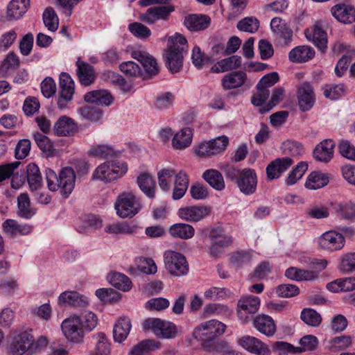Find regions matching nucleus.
<instances>
[{"instance_id":"obj_1","label":"nucleus","mask_w":355,"mask_h":355,"mask_svg":"<svg viewBox=\"0 0 355 355\" xmlns=\"http://www.w3.org/2000/svg\"><path fill=\"white\" fill-rule=\"evenodd\" d=\"M225 324L216 320H211L198 325L193 331V336L201 343L205 350L222 351L227 347V343L219 340L218 338L225 333Z\"/></svg>"},{"instance_id":"obj_2","label":"nucleus","mask_w":355,"mask_h":355,"mask_svg":"<svg viewBox=\"0 0 355 355\" xmlns=\"http://www.w3.org/2000/svg\"><path fill=\"white\" fill-rule=\"evenodd\" d=\"M157 177L159 186L164 191L170 189L171 180L175 177L173 198L179 200L184 196L189 187V180L184 171L181 170L176 173L172 168H163L158 172Z\"/></svg>"},{"instance_id":"obj_3","label":"nucleus","mask_w":355,"mask_h":355,"mask_svg":"<svg viewBox=\"0 0 355 355\" xmlns=\"http://www.w3.org/2000/svg\"><path fill=\"white\" fill-rule=\"evenodd\" d=\"M187 51V42L180 34H175L168 41L164 57L166 64L171 73L179 72L182 68L184 54Z\"/></svg>"},{"instance_id":"obj_4","label":"nucleus","mask_w":355,"mask_h":355,"mask_svg":"<svg viewBox=\"0 0 355 355\" xmlns=\"http://www.w3.org/2000/svg\"><path fill=\"white\" fill-rule=\"evenodd\" d=\"M46 180L48 188L51 191L60 189L61 195L67 198L73 190L76 182L74 171L71 167L64 168L58 177L51 168L46 170Z\"/></svg>"},{"instance_id":"obj_5","label":"nucleus","mask_w":355,"mask_h":355,"mask_svg":"<svg viewBox=\"0 0 355 355\" xmlns=\"http://www.w3.org/2000/svg\"><path fill=\"white\" fill-rule=\"evenodd\" d=\"M142 207L140 197L137 196L132 191L120 193L114 204L117 215L123 218L133 217L142 209Z\"/></svg>"},{"instance_id":"obj_6","label":"nucleus","mask_w":355,"mask_h":355,"mask_svg":"<svg viewBox=\"0 0 355 355\" xmlns=\"http://www.w3.org/2000/svg\"><path fill=\"white\" fill-rule=\"evenodd\" d=\"M128 166L120 161H108L100 164L92 174V180H101L105 183L110 182L127 172Z\"/></svg>"},{"instance_id":"obj_7","label":"nucleus","mask_w":355,"mask_h":355,"mask_svg":"<svg viewBox=\"0 0 355 355\" xmlns=\"http://www.w3.org/2000/svg\"><path fill=\"white\" fill-rule=\"evenodd\" d=\"M164 257L166 268L171 275L180 277L188 273L189 264L182 254L169 250Z\"/></svg>"},{"instance_id":"obj_8","label":"nucleus","mask_w":355,"mask_h":355,"mask_svg":"<svg viewBox=\"0 0 355 355\" xmlns=\"http://www.w3.org/2000/svg\"><path fill=\"white\" fill-rule=\"evenodd\" d=\"M142 325L144 330H152L158 338H172L176 336L175 325L159 318H148Z\"/></svg>"},{"instance_id":"obj_9","label":"nucleus","mask_w":355,"mask_h":355,"mask_svg":"<svg viewBox=\"0 0 355 355\" xmlns=\"http://www.w3.org/2000/svg\"><path fill=\"white\" fill-rule=\"evenodd\" d=\"M61 327L64 335L71 342L79 343L83 340L85 331L78 315H73L65 319Z\"/></svg>"},{"instance_id":"obj_10","label":"nucleus","mask_w":355,"mask_h":355,"mask_svg":"<svg viewBox=\"0 0 355 355\" xmlns=\"http://www.w3.org/2000/svg\"><path fill=\"white\" fill-rule=\"evenodd\" d=\"M74 90V82L71 76L67 73H61L59 83V96L57 103L60 109L67 107L68 103L72 100Z\"/></svg>"},{"instance_id":"obj_11","label":"nucleus","mask_w":355,"mask_h":355,"mask_svg":"<svg viewBox=\"0 0 355 355\" xmlns=\"http://www.w3.org/2000/svg\"><path fill=\"white\" fill-rule=\"evenodd\" d=\"M260 300L256 296H247L242 297L238 302L237 315L242 322L245 323L250 321L259 307Z\"/></svg>"},{"instance_id":"obj_12","label":"nucleus","mask_w":355,"mask_h":355,"mask_svg":"<svg viewBox=\"0 0 355 355\" xmlns=\"http://www.w3.org/2000/svg\"><path fill=\"white\" fill-rule=\"evenodd\" d=\"M34 342L33 336L27 331L19 330L13 334L10 346L12 355H23Z\"/></svg>"},{"instance_id":"obj_13","label":"nucleus","mask_w":355,"mask_h":355,"mask_svg":"<svg viewBox=\"0 0 355 355\" xmlns=\"http://www.w3.org/2000/svg\"><path fill=\"white\" fill-rule=\"evenodd\" d=\"M174 10V6L171 5L152 6L141 14L140 19L148 24H153L157 20H167Z\"/></svg>"},{"instance_id":"obj_14","label":"nucleus","mask_w":355,"mask_h":355,"mask_svg":"<svg viewBox=\"0 0 355 355\" xmlns=\"http://www.w3.org/2000/svg\"><path fill=\"white\" fill-rule=\"evenodd\" d=\"M236 184L241 193L249 196L255 193L257 187V176L252 168H244L236 181Z\"/></svg>"},{"instance_id":"obj_15","label":"nucleus","mask_w":355,"mask_h":355,"mask_svg":"<svg viewBox=\"0 0 355 355\" xmlns=\"http://www.w3.org/2000/svg\"><path fill=\"white\" fill-rule=\"evenodd\" d=\"M238 344L252 354L271 355V351L268 345L256 337L251 336H242L238 340Z\"/></svg>"},{"instance_id":"obj_16","label":"nucleus","mask_w":355,"mask_h":355,"mask_svg":"<svg viewBox=\"0 0 355 355\" xmlns=\"http://www.w3.org/2000/svg\"><path fill=\"white\" fill-rule=\"evenodd\" d=\"M318 243L323 249L329 251L339 250L345 245V238L341 233L328 231L319 238Z\"/></svg>"},{"instance_id":"obj_17","label":"nucleus","mask_w":355,"mask_h":355,"mask_svg":"<svg viewBox=\"0 0 355 355\" xmlns=\"http://www.w3.org/2000/svg\"><path fill=\"white\" fill-rule=\"evenodd\" d=\"M293 164V160L289 157L277 158L272 161L266 167L268 179L271 180L279 178Z\"/></svg>"},{"instance_id":"obj_18","label":"nucleus","mask_w":355,"mask_h":355,"mask_svg":"<svg viewBox=\"0 0 355 355\" xmlns=\"http://www.w3.org/2000/svg\"><path fill=\"white\" fill-rule=\"evenodd\" d=\"M210 212V208L205 206H191L180 208L178 216L187 221L197 222L208 216Z\"/></svg>"},{"instance_id":"obj_19","label":"nucleus","mask_w":355,"mask_h":355,"mask_svg":"<svg viewBox=\"0 0 355 355\" xmlns=\"http://www.w3.org/2000/svg\"><path fill=\"white\" fill-rule=\"evenodd\" d=\"M76 65L77 67L76 74L82 85L87 87L95 82L96 76L92 65L81 60L80 58L77 59Z\"/></svg>"},{"instance_id":"obj_20","label":"nucleus","mask_w":355,"mask_h":355,"mask_svg":"<svg viewBox=\"0 0 355 355\" xmlns=\"http://www.w3.org/2000/svg\"><path fill=\"white\" fill-rule=\"evenodd\" d=\"M77 130L76 123L73 119L67 116L60 117L53 127V132L58 137H70Z\"/></svg>"},{"instance_id":"obj_21","label":"nucleus","mask_w":355,"mask_h":355,"mask_svg":"<svg viewBox=\"0 0 355 355\" xmlns=\"http://www.w3.org/2000/svg\"><path fill=\"white\" fill-rule=\"evenodd\" d=\"M298 104L303 112L310 110L315 102L313 89L309 83H303L297 90Z\"/></svg>"},{"instance_id":"obj_22","label":"nucleus","mask_w":355,"mask_h":355,"mask_svg":"<svg viewBox=\"0 0 355 355\" xmlns=\"http://www.w3.org/2000/svg\"><path fill=\"white\" fill-rule=\"evenodd\" d=\"M335 142L332 139H324L313 150V157L318 162L328 163L334 157Z\"/></svg>"},{"instance_id":"obj_23","label":"nucleus","mask_w":355,"mask_h":355,"mask_svg":"<svg viewBox=\"0 0 355 355\" xmlns=\"http://www.w3.org/2000/svg\"><path fill=\"white\" fill-rule=\"evenodd\" d=\"M29 0H12L7 6L6 19L12 21L19 19L27 12Z\"/></svg>"},{"instance_id":"obj_24","label":"nucleus","mask_w":355,"mask_h":355,"mask_svg":"<svg viewBox=\"0 0 355 355\" xmlns=\"http://www.w3.org/2000/svg\"><path fill=\"white\" fill-rule=\"evenodd\" d=\"M270 28L275 35L279 39H283L284 43H289L293 37V31L280 17H274L270 21Z\"/></svg>"},{"instance_id":"obj_25","label":"nucleus","mask_w":355,"mask_h":355,"mask_svg":"<svg viewBox=\"0 0 355 355\" xmlns=\"http://www.w3.org/2000/svg\"><path fill=\"white\" fill-rule=\"evenodd\" d=\"M254 327L268 337L272 336L276 332V325L273 319L267 315H259L253 320Z\"/></svg>"},{"instance_id":"obj_26","label":"nucleus","mask_w":355,"mask_h":355,"mask_svg":"<svg viewBox=\"0 0 355 355\" xmlns=\"http://www.w3.org/2000/svg\"><path fill=\"white\" fill-rule=\"evenodd\" d=\"M331 12L338 21L344 24L355 21V8L352 6L337 4L331 8Z\"/></svg>"},{"instance_id":"obj_27","label":"nucleus","mask_w":355,"mask_h":355,"mask_svg":"<svg viewBox=\"0 0 355 355\" xmlns=\"http://www.w3.org/2000/svg\"><path fill=\"white\" fill-rule=\"evenodd\" d=\"M306 37L312 42L322 52L325 51L327 44V35L325 31L318 24L313 26L311 30L305 31Z\"/></svg>"},{"instance_id":"obj_28","label":"nucleus","mask_w":355,"mask_h":355,"mask_svg":"<svg viewBox=\"0 0 355 355\" xmlns=\"http://www.w3.org/2000/svg\"><path fill=\"white\" fill-rule=\"evenodd\" d=\"M84 100L89 103L109 106L114 101L112 94L107 90L98 89L86 93Z\"/></svg>"},{"instance_id":"obj_29","label":"nucleus","mask_w":355,"mask_h":355,"mask_svg":"<svg viewBox=\"0 0 355 355\" xmlns=\"http://www.w3.org/2000/svg\"><path fill=\"white\" fill-rule=\"evenodd\" d=\"M247 80V75L241 71L229 73L223 76L221 80L224 89L229 90L241 87Z\"/></svg>"},{"instance_id":"obj_30","label":"nucleus","mask_w":355,"mask_h":355,"mask_svg":"<svg viewBox=\"0 0 355 355\" xmlns=\"http://www.w3.org/2000/svg\"><path fill=\"white\" fill-rule=\"evenodd\" d=\"M210 18L205 15L192 14L184 18V24L191 31L206 29L210 24Z\"/></svg>"},{"instance_id":"obj_31","label":"nucleus","mask_w":355,"mask_h":355,"mask_svg":"<svg viewBox=\"0 0 355 355\" xmlns=\"http://www.w3.org/2000/svg\"><path fill=\"white\" fill-rule=\"evenodd\" d=\"M132 57L138 60L143 66L146 71L150 76L156 75L158 72V66L153 57L141 51H134Z\"/></svg>"},{"instance_id":"obj_32","label":"nucleus","mask_w":355,"mask_h":355,"mask_svg":"<svg viewBox=\"0 0 355 355\" xmlns=\"http://www.w3.org/2000/svg\"><path fill=\"white\" fill-rule=\"evenodd\" d=\"M58 302L78 308H85L89 304L87 298L76 291L63 292L59 296Z\"/></svg>"},{"instance_id":"obj_33","label":"nucleus","mask_w":355,"mask_h":355,"mask_svg":"<svg viewBox=\"0 0 355 355\" xmlns=\"http://www.w3.org/2000/svg\"><path fill=\"white\" fill-rule=\"evenodd\" d=\"M132 324L130 318L121 317L115 323L113 328V338L115 342L122 343L124 341L131 329Z\"/></svg>"},{"instance_id":"obj_34","label":"nucleus","mask_w":355,"mask_h":355,"mask_svg":"<svg viewBox=\"0 0 355 355\" xmlns=\"http://www.w3.org/2000/svg\"><path fill=\"white\" fill-rule=\"evenodd\" d=\"M315 51L309 46H298L293 49L288 54V58L293 62L302 63L312 59Z\"/></svg>"},{"instance_id":"obj_35","label":"nucleus","mask_w":355,"mask_h":355,"mask_svg":"<svg viewBox=\"0 0 355 355\" xmlns=\"http://www.w3.org/2000/svg\"><path fill=\"white\" fill-rule=\"evenodd\" d=\"M241 65V58L240 56L233 55L216 62L211 67V71L213 73H223L239 68Z\"/></svg>"},{"instance_id":"obj_36","label":"nucleus","mask_w":355,"mask_h":355,"mask_svg":"<svg viewBox=\"0 0 355 355\" xmlns=\"http://www.w3.org/2000/svg\"><path fill=\"white\" fill-rule=\"evenodd\" d=\"M192 137L193 131L191 128H182L174 135L172 139L173 147L178 150L184 149L191 145Z\"/></svg>"},{"instance_id":"obj_37","label":"nucleus","mask_w":355,"mask_h":355,"mask_svg":"<svg viewBox=\"0 0 355 355\" xmlns=\"http://www.w3.org/2000/svg\"><path fill=\"white\" fill-rule=\"evenodd\" d=\"M285 275L292 280L310 281L318 277V272L314 270L291 267L286 270Z\"/></svg>"},{"instance_id":"obj_38","label":"nucleus","mask_w":355,"mask_h":355,"mask_svg":"<svg viewBox=\"0 0 355 355\" xmlns=\"http://www.w3.org/2000/svg\"><path fill=\"white\" fill-rule=\"evenodd\" d=\"M168 232L173 238L187 240L193 236L195 230L191 225L176 223L170 227Z\"/></svg>"},{"instance_id":"obj_39","label":"nucleus","mask_w":355,"mask_h":355,"mask_svg":"<svg viewBox=\"0 0 355 355\" xmlns=\"http://www.w3.org/2000/svg\"><path fill=\"white\" fill-rule=\"evenodd\" d=\"M161 344L155 340H144L135 345L128 355H146L160 348Z\"/></svg>"},{"instance_id":"obj_40","label":"nucleus","mask_w":355,"mask_h":355,"mask_svg":"<svg viewBox=\"0 0 355 355\" xmlns=\"http://www.w3.org/2000/svg\"><path fill=\"white\" fill-rule=\"evenodd\" d=\"M27 180L32 191L39 189L42 185V177L39 167L34 163L26 166Z\"/></svg>"},{"instance_id":"obj_41","label":"nucleus","mask_w":355,"mask_h":355,"mask_svg":"<svg viewBox=\"0 0 355 355\" xmlns=\"http://www.w3.org/2000/svg\"><path fill=\"white\" fill-rule=\"evenodd\" d=\"M203 179L214 189L222 191L225 187L223 177L220 172L215 169H208L203 173Z\"/></svg>"},{"instance_id":"obj_42","label":"nucleus","mask_w":355,"mask_h":355,"mask_svg":"<svg viewBox=\"0 0 355 355\" xmlns=\"http://www.w3.org/2000/svg\"><path fill=\"white\" fill-rule=\"evenodd\" d=\"M137 184L143 193L148 198H155L156 183L149 174L146 173L141 174L137 178Z\"/></svg>"},{"instance_id":"obj_43","label":"nucleus","mask_w":355,"mask_h":355,"mask_svg":"<svg viewBox=\"0 0 355 355\" xmlns=\"http://www.w3.org/2000/svg\"><path fill=\"white\" fill-rule=\"evenodd\" d=\"M137 226L127 222H118L105 226V232L112 234H133L136 233Z\"/></svg>"},{"instance_id":"obj_44","label":"nucleus","mask_w":355,"mask_h":355,"mask_svg":"<svg viewBox=\"0 0 355 355\" xmlns=\"http://www.w3.org/2000/svg\"><path fill=\"white\" fill-rule=\"evenodd\" d=\"M209 236L211 243L218 245L220 248L227 247L232 242V238L225 234L223 230L220 227L211 229Z\"/></svg>"},{"instance_id":"obj_45","label":"nucleus","mask_w":355,"mask_h":355,"mask_svg":"<svg viewBox=\"0 0 355 355\" xmlns=\"http://www.w3.org/2000/svg\"><path fill=\"white\" fill-rule=\"evenodd\" d=\"M329 180L327 174L315 171L309 175L305 186L310 189H318L326 186Z\"/></svg>"},{"instance_id":"obj_46","label":"nucleus","mask_w":355,"mask_h":355,"mask_svg":"<svg viewBox=\"0 0 355 355\" xmlns=\"http://www.w3.org/2000/svg\"><path fill=\"white\" fill-rule=\"evenodd\" d=\"M109 282L115 288L128 291L132 287V282L125 275L120 272H112L107 276Z\"/></svg>"},{"instance_id":"obj_47","label":"nucleus","mask_w":355,"mask_h":355,"mask_svg":"<svg viewBox=\"0 0 355 355\" xmlns=\"http://www.w3.org/2000/svg\"><path fill=\"white\" fill-rule=\"evenodd\" d=\"M88 155L91 157L100 159H107L116 155L114 149L107 144L92 145L88 150Z\"/></svg>"},{"instance_id":"obj_48","label":"nucleus","mask_w":355,"mask_h":355,"mask_svg":"<svg viewBox=\"0 0 355 355\" xmlns=\"http://www.w3.org/2000/svg\"><path fill=\"white\" fill-rule=\"evenodd\" d=\"M18 215L24 218H31L35 211L31 208L30 199L26 193H21L17 198Z\"/></svg>"},{"instance_id":"obj_49","label":"nucleus","mask_w":355,"mask_h":355,"mask_svg":"<svg viewBox=\"0 0 355 355\" xmlns=\"http://www.w3.org/2000/svg\"><path fill=\"white\" fill-rule=\"evenodd\" d=\"M282 152L287 157H297L304 153L302 145L297 141L288 140L283 143L282 146Z\"/></svg>"},{"instance_id":"obj_50","label":"nucleus","mask_w":355,"mask_h":355,"mask_svg":"<svg viewBox=\"0 0 355 355\" xmlns=\"http://www.w3.org/2000/svg\"><path fill=\"white\" fill-rule=\"evenodd\" d=\"M300 318L304 323L314 327L319 326L322 322L320 314L312 309H303Z\"/></svg>"},{"instance_id":"obj_51","label":"nucleus","mask_w":355,"mask_h":355,"mask_svg":"<svg viewBox=\"0 0 355 355\" xmlns=\"http://www.w3.org/2000/svg\"><path fill=\"white\" fill-rule=\"evenodd\" d=\"M97 343L92 355H110V347L106 335L103 332L96 334Z\"/></svg>"},{"instance_id":"obj_52","label":"nucleus","mask_w":355,"mask_h":355,"mask_svg":"<svg viewBox=\"0 0 355 355\" xmlns=\"http://www.w3.org/2000/svg\"><path fill=\"white\" fill-rule=\"evenodd\" d=\"M43 21L49 31L54 32L58 29L59 19L53 8L51 7L46 8L43 13Z\"/></svg>"},{"instance_id":"obj_53","label":"nucleus","mask_w":355,"mask_h":355,"mask_svg":"<svg viewBox=\"0 0 355 355\" xmlns=\"http://www.w3.org/2000/svg\"><path fill=\"white\" fill-rule=\"evenodd\" d=\"M84 331H93L98 324V318L92 311H85L79 316Z\"/></svg>"},{"instance_id":"obj_54","label":"nucleus","mask_w":355,"mask_h":355,"mask_svg":"<svg viewBox=\"0 0 355 355\" xmlns=\"http://www.w3.org/2000/svg\"><path fill=\"white\" fill-rule=\"evenodd\" d=\"M308 168L306 162H300L288 174L285 182L288 186L295 184L301 178Z\"/></svg>"},{"instance_id":"obj_55","label":"nucleus","mask_w":355,"mask_h":355,"mask_svg":"<svg viewBox=\"0 0 355 355\" xmlns=\"http://www.w3.org/2000/svg\"><path fill=\"white\" fill-rule=\"evenodd\" d=\"M336 211L344 219L350 220L355 219V203L352 202L340 203L336 207Z\"/></svg>"},{"instance_id":"obj_56","label":"nucleus","mask_w":355,"mask_h":355,"mask_svg":"<svg viewBox=\"0 0 355 355\" xmlns=\"http://www.w3.org/2000/svg\"><path fill=\"white\" fill-rule=\"evenodd\" d=\"M231 295L232 292L226 288L214 286L205 292L204 297L209 300H220L230 297Z\"/></svg>"},{"instance_id":"obj_57","label":"nucleus","mask_w":355,"mask_h":355,"mask_svg":"<svg viewBox=\"0 0 355 355\" xmlns=\"http://www.w3.org/2000/svg\"><path fill=\"white\" fill-rule=\"evenodd\" d=\"M352 345L350 336H340L334 338L329 341V349L332 352L343 350Z\"/></svg>"},{"instance_id":"obj_58","label":"nucleus","mask_w":355,"mask_h":355,"mask_svg":"<svg viewBox=\"0 0 355 355\" xmlns=\"http://www.w3.org/2000/svg\"><path fill=\"white\" fill-rule=\"evenodd\" d=\"M345 93V87L343 84L326 85L324 87V95L331 100H336Z\"/></svg>"},{"instance_id":"obj_59","label":"nucleus","mask_w":355,"mask_h":355,"mask_svg":"<svg viewBox=\"0 0 355 355\" xmlns=\"http://www.w3.org/2000/svg\"><path fill=\"white\" fill-rule=\"evenodd\" d=\"M34 140L38 148L43 152L51 154L54 151L53 144L48 137L40 132H36L34 135Z\"/></svg>"},{"instance_id":"obj_60","label":"nucleus","mask_w":355,"mask_h":355,"mask_svg":"<svg viewBox=\"0 0 355 355\" xmlns=\"http://www.w3.org/2000/svg\"><path fill=\"white\" fill-rule=\"evenodd\" d=\"M284 94V89L282 87L275 88L271 96L270 101L260 108V112L263 114L271 110L275 106H276L280 101H282Z\"/></svg>"},{"instance_id":"obj_61","label":"nucleus","mask_w":355,"mask_h":355,"mask_svg":"<svg viewBox=\"0 0 355 355\" xmlns=\"http://www.w3.org/2000/svg\"><path fill=\"white\" fill-rule=\"evenodd\" d=\"M236 26L240 31L254 33L259 29V21L257 18L253 17H245L239 21Z\"/></svg>"},{"instance_id":"obj_62","label":"nucleus","mask_w":355,"mask_h":355,"mask_svg":"<svg viewBox=\"0 0 355 355\" xmlns=\"http://www.w3.org/2000/svg\"><path fill=\"white\" fill-rule=\"evenodd\" d=\"M339 268L347 273L355 271V252H349L341 256Z\"/></svg>"},{"instance_id":"obj_63","label":"nucleus","mask_w":355,"mask_h":355,"mask_svg":"<svg viewBox=\"0 0 355 355\" xmlns=\"http://www.w3.org/2000/svg\"><path fill=\"white\" fill-rule=\"evenodd\" d=\"M78 113L83 119L91 121H97L102 116L101 110L89 105L80 107L78 110Z\"/></svg>"},{"instance_id":"obj_64","label":"nucleus","mask_w":355,"mask_h":355,"mask_svg":"<svg viewBox=\"0 0 355 355\" xmlns=\"http://www.w3.org/2000/svg\"><path fill=\"white\" fill-rule=\"evenodd\" d=\"M338 151L345 158L355 161V146L348 140H341L338 144Z\"/></svg>"}]
</instances>
